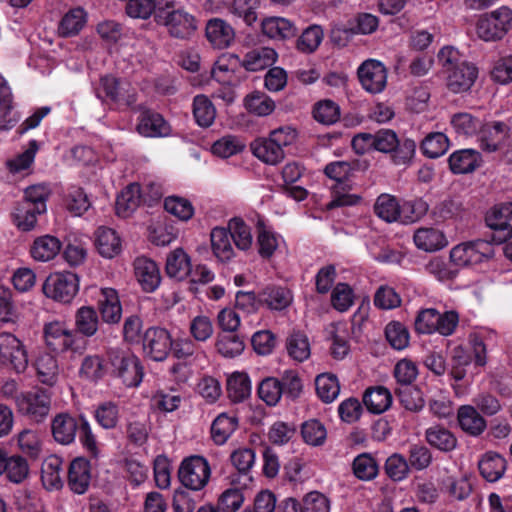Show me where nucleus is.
Wrapping results in <instances>:
<instances>
[{
    "mask_svg": "<svg viewBox=\"0 0 512 512\" xmlns=\"http://www.w3.org/2000/svg\"><path fill=\"white\" fill-rule=\"evenodd\" d=\"M494 256L491 242L477 239L454 246L449 253L451 262L458 269L471 267L490 260Z\"/></svg>",
    "mask_w": 512,
    "mask_h": 512,
    "instance_id": "4",
    "label": "nucleus"
},
{
    "mask_svg": "<svg viewBox=\"0 0 512 512\" xmlns=\"http://www.w3.org/2000/svg\"><path fill=\"white\" fill-rule=\"evenodd\" d=\"M428 274L434 276L440 282L453 281L459 274V269L451 260L446 261L441 257L432 258L425 266Z\"/></svg>",
    "mask_w": 512,
    "mask_h": 512,
    "instance_id": "45",
    "label": "nucleus"
},
{
    "mask_svg": "<svg viewBox=\"0 0 512 512\" xmlns=\"http://www.w3.org/2000/svg\"><path fill=\"white\" fill-rule=\"evenodd\" d=\"M413 239L419 249L428 252L440 250L447 245L445 235L435 228H420L414 233Z\"/></svg>",
    "mask_w": 512,
    "mask_h": 512,
    "instance_id": "34",
    "label": "nucleus"
},
{
    "mask_svg": "<svg viewBox=\"0 0 512 512\" xmlns=\"http://www.w3.org/2000/svg\"><path fill=\"white\" fill-rule=\"evenodd\" d=\"M62 464V459L56 455H50L42 462L41 482L46 490L54 491L62 488Z\"/></svg>",
    "mask_w": 512,
    "mask_h": 512,
    "instance_id": "25",
    "label": "nucleus"
},
{
    "mask_svg": "<svg viewBox=\"0 0 512 512\" xmlns=\"http://www.w3.org/2000/svg\"><path fill=\"white\" fill-rule=\"evenodd\" d=\"M99 326V318L96 310L91 306L80 307L75 314L76 332L85 337L96 334Z\"/></svg>",
    "mask_w": 512,
    "mask_h": 512,
    "instance_id": "39",
    "label": "nucleus"
},
{
    "mask_svg": "<svg viewBox=\"0 0 512 512\" xmlns=\"http://www.w3.org/2000/svg\"><path fill=\"white\" fill-rule=\"evenodd\" d=\"M512 29V10L501 6L482 15L476 24L477 36L485 42L502 40Z\"/></svg>",
    "mask_w": 512,
    "mask_h": 512,
    "instance_id": "1",
    "label": "nucleus"
},
{
    "mask_svg": "<svg viewBox=\"0 0 512 512\" xmlns=\"http://www.w3.org/2000/svg\"><path fill=\"white\" fill-rule=\"evenodd\" d=\"M363 403L369 412L381 414L390 408L392 395L384 386L369 387L364 392Z\"/></svg>",
    "mask_w": 512,
    "mask_h": 512,
    "instance_id": "29",
    "label": "nucleus"
},
{
    "mask_svg": "<svg viewBox=\"0 0 512 512\" xmlns=\"http://www.w3.org/2000/svg\"><path fill=\"white\" fill-rule=\"evenodd\" d=\"M460 428L471 436L481 435L486 427V420L479 414L476 407L471 405L460 406L457 412Z\"/></svg>",
    "mask_w": 512,
    "mask_h": 512,
    "instance_id": "26",
    "label": "nucleus"
},
{
    "mask_svg": "<svg viewBox=\"0 0 512 512\" xmlns=\"http://www.w3.org/2000/svg\"><path fill=\"white\" fill-rule=\"evenodd\" d=\"M137 130L145 137H163L169 135L170 126L159 113L146 110L139 117Z\"/></svg>",
    "mask_w": 512,
    "mask_h": 512,
    "instance_id": "24",
    "label": "nucleus"
},
{
    "mask_svg": "<svg viewBox=\"0 0 512 512\" xmlns=\"http://www.w3.org/2000/svg\"><path fill=\"white\" fill-rule=\"evenodd\" d=\"M420 148L425 156L435 159L447 152L449 139L441 132H433L422 140Z\"/></svg>",
    "mask_w": 512,
    "mask_h": 512,
    "instance_id": "50",
    "label": "nucleus"
},
{
    "mask_svg": "<svg viewBox=\"0 0 512 512\" xmlns=\"http://www.w3.org/2000/svg\"><path fill=\"white\" fill-rule=\"evenodd\" d=\"M43 334L46 346L56 353L66 351L81 353L85 348L84 340L75 331L70 330L63 321L54 320L46 323Z\"/></svg>",
    "mask_w": 512,
    "mask_h": 512,
    "instance_id": "2",
    "label": "nucleus"
},
{
    "mask_svg": "<svg viewBox=\"0 0 512 512\" xmlns=\"http://www.w3.org/2000/svg\"><path fill=\"white\" fill-rule=\"evenodd\" d=\"M241 63L240 58L232 53H225L218 57L212 69V77L224 86H231L235 79V72Z\"/></svg>",
    "mask_w": 512,
    "mask_h": 512,
    "instance_id": "23",
    "label": "nucleus"
},
{
    "mask_svg": "<svg viewBox=\"0 0 512 512\" xmlns=\"http://www.w3.org/2000/svg\"><path fill=\"white\" fill-rule=\"evenodd\" d=\"M100 85L105 96L115 103L130 106L136 102L135 91L126 81L107 75L101 78Z\"/></svg>",
    "mask_w": 512,
    "mask_h": 512,
    "instance_id": "17",
    "label": "nucleus"
},
{
    "mask_svg": "<svg viewBox=\"0 0 512 512\" xmlns=\"http://www.w3.org/2000/svg\"><path fill=\"white\" fill-rule=\"evenodd\" d=\"M4 473L12 483L19 484L23 482L29 474L27 460L20 455L8 456Z\"/></svg>",
    "mask_w": 512,
    "mask_h": 512,
    "instance_id": "58",
    "label": "nucleus"
},
{
    "mask_svg": "<svg viewBox=\"0 0 512 512\" xmlns=\"http://www.w3.org/2000/svg\"><path fill=\"white\" fill-rule=\"evenodd\" d=\"M35 367L39 380L46 385H53L58 377L59 368L56 358L48 353L41 354L36 362Z\"/></svg>",
    "mask_w": 512,
    "mask_h": 512,
    "instance_id": "52",
    "label": "nucleus"
},
{
    "mask_svg": "<svg viewBox=\"0 0 512 512\" xmlns=\"http://www.w3.org/2000/svg\"><path fill=\"white\" fill-rule=\"evenodd\" d=\"M425 437L431 446L443 452H450L457 446L455 435L450 430L439 425L428 428Z\"/></svg>",
    "mask_w": 512,
    "mask_h": 512,
    "instance_id": "37",
    "label": "nucleus"
},
{
    "mask_svg": "<svg viewBox=\"0 0 512 512\" xmlns=\"http://www.w3.org/2000/svg\"><path fill=\"white\" fill-rule=\"evenodd\" d=\"M87 14L84 9L77 7L69 10L61 19L58 32L61 36L77 35L85 26Z\"/></svg>",
    "mask_w": 512,
    "mask_h": 512,
    "instance_id": "38",
    "label": "nucleus"
},
{
    "mask_svg": "<svg viewBox=\"0 0 512 512\" xmlns=\"http://www.w3.org/2000/svg\"><path fill=\"white\" fill-rule=\"evenodd\" d=\"M480 128L478 138L480 148L489 153L497 151L506 137V125L502 122H494Z\"/></svg>",
    "mask_w": 512,
    "mask_h": 512,
    "instance_id": "28",
    "label": "nucleus"
},
{
    "mask_svg": "<svg viewBox=\"0 0 512 512\" xmlns=\"http://www.w3.org/2000/svg\"><path fill=\"white\" fill-rule=\"evenodd\" d=\"M374 213L388 223L398 221L401 214L400 203L395 196L381 194L374 204Z\"/></svg>",
    "mask_w": 512,
    "mask_h": 512,
    "instance_id": "43",
    "label": "nucleus"
},
{
    "mask_svg": "<svg viewBox=\"0 0 512 512\" xmlns=\"http://www.w3.org/2000/svg\"><path fill=\"white\" fill-rule=\"evenodd\" d=\"M244 106L249 113L263 117L270 115L275 109L274 101L260 91H254L244 98Z\"/></svg>",
    "mask_w": 512,
    "mask_h": 512,
    "instance_id": "47",
    "label": "nucleus"
},
{
    "mask_svg": "<svg viewBox=\"0 0 512 512\" xmlns=\"http://www.w3.org/2000/svg\"><path fill=\"white\" fill-rule=\"evenodd\" d=\"M227 393L231 401L239 403L251 394V381L248 374L234 372L227 379Z\"/></svg>",
    "mask_w": 512,
    "mask_h": 512,
    "instance_id": "35",
    "label": "nucleus"
},
{
    "mask_svg": "<svg viewBox=\"0 0 512 512\" xmlns=\"http://www.w3.org/2000/svg\"><path fill=\"white\" fill-rule=\"evenodd\" d=\"M245 148L244 142L236 136L226 135L212 145V153L221 158H229Z\"/></svg>",
    "mask_w": 512,
    "mask_h": 512,
    "instance_id": "60",
    "label": "nucleus"
},
{
    "mask_svg": "<svg viewBox=\"0 0 512 512\" xmlns=\"http://www.w3.org/2000/svg\"><path fill=\"white\" fill-rule=\"evenodd\" d=\"M165 210L179 219L180 221L187 222L194 216L195 208L192 202L178 195H171L164 200Z\"/></svg>",
    "mask_w": 512,
    "mask_h": 512,
    "instance_id": "46",
    "label": "nucleus"
},
{
    "mask_svg": "<svg viewBox=\"0 0 512 512\" xmlns=\"http://www.w3.org/2000/svg\"><path fill=\"white\" fill-rule=\"evenodd\" d=\"M441 490L450 498L463 501L472 492V485L466 476H447L441 481Z\"/></svg>",
    "mask_w": 512,
    "mask_h": 512,
    "instance_id": "40",
    "label": "nucleus"
},
{
    "mask_svg": "<svg viewBox=\"0 0 512 512\" xmlns=\"http://www.w3.org/2000/svg\"><path fill=\"white\" fill-rule=\"evenodd\" d=\"M193 115L201 127H210L216 117V109L211 100L205 95H197L193 100Z\"/></svg>",
    "mask_w": 512,
    "mask_h": 512,
    "instance_id": "48",
    "label": "nucleus"
},
{
    "mask_svg": "<svg viewBox=\"0 0 512 512\" xmlns=\"http://www.w3.org/2000/svg\"><path fill=\"white\" fill-rule=\"evenodd\" d=\"M313 116L319 123L325 125L334 124L340 117V108L332 100H321L315 104Z\"/></svg>",
    "mask_w": 512,
    "mask_h": 512,
    "instance_id": "63",
    "label": "nucleus"
},
{
    "mask_svg": "<svg viewBox=\"0 0 512 512\" xmlns=\"http://www.w3.org/2000/svg\"><path fill=\"white\" fill-rule=\"evenodd\" d=\"M481 476L488 482L501 479L507 469L505 458L496 452H486L478 463Z\"/></svg>",
    "mask_w": 512,
    "mask_h": 512,
    "instance_id": "27",
    "label": "nucleus"
},
{
    "mask_svg": "<svg viewBox=\"0 0 512 512\" xmlns=\"http://www.w3.org/2000/svg\"><path fill=\"white\" fill-rule=\"evenodd\" d=\"M227 231L238 249L247 250L251 247L253 242L251 229L241 218H232L228 222Z\"/></svg>",
    "mask_w": 512,
    "mask_h": 512,
    "instance_id": "51",
    "label": "nucleus"
},
{
    "mask_svg": "<svg viewBox=\"0 0 512 512\" xmlns=\"http://www.w3.org/2000/svg\"><path fill=\"white\" fill-rule=\"evenodd\" d=\"M385 336L389 344L396 350H403L409 345V331L401 322L388 323L385 328Z\"/></svg>",
    "mask_w": 512,
    "mask_h": 512,
    "instance_id": "61",
    "label": "nucleus"
},
{
    "mask_svg": "<svg viewBox=\"0 0 512 512\" xmlns=\"http://www.w3.org/2000/svg\"><path fill=\"white\" fill-rule=\"evenodd\" d=\"M362 87L371 94L382 92L387 85V69L375 59L364 61L357 70Z\"/></svg>",
    "mask_w": 512,
    "mask_h": 512,
    "instance_id": "12",
    "label": "nucleus"
},
{
    "mask_svg": "<svg viewBox=\"0 0 512 512\" xmlns=\"http://www.w3.org/2000/svg\"><path fill=\"white\" fill-rule=\"evenodd\" d=\"M108 361L113 373L119 377L127 387H137L143 378V369L139 359L128 349L111 348Z\"/></svg>",
    "mask_w": 512,
    "mask_h": 512,
    "instance_id": "3",
    "label": "nucleus"
},
{
    "mask_svg": "<svg viewBox=\"0 0 512 512\" xmlns=\"http://www.w3.org/2000/svg\"><path fill=\"white\" fill-rule=\"evenodd\" d=\"M189 333L196 342L208 341L214 333L211 318L204 314L193 317L189 323Z\"/></svg>",
    "mask_w": 512,
    "mask_h": 512,
    "instance_id": "57",
    "label": "nucleus"
},
{
    "mask_svg": "<svg viewBox=\"0 0 512 512\" xmlns=\"http://www.w3.org/2000/svg\"><path fill=\"white\" fill-rule=\"evenodd\" d=\"M79 291V277L69 271L51 273L42 285L43 294L59 303H70Z\"/></svg>",
    "mask_w": 512,
    "mask_h": 512,
    "instance_id": "6",
    "label": "nucleus"
},
{
    "mask_svg": "<svg viewBox=\"0 0 512 512\" xmlns=\"http://www.w3.org/2000/svg\"><path fill=\"white\" fill-rule=\"evenodd\" d=\"M170 8V2H166L165 8L157 9V22L164 25L172 37L179 39L191 37L197 30L195 17L183 9L170 10Z\"/></svg>",
    "mask_w": 512,
    "mask_h": 512,
    "instance_id": "5",
    "label": "nucleus"
},
{
    "mask_svg": "<svg viewBox=\"0 0 512 512\" xmlns=\"http://www.w3.org/2000/svg\"><path fill=\"white\" fill-rule=\"evenodd\" d=\"M17 446L26 456L37 459L43 450V435L36 429H24L17 435Z\"/></svg>",
    "mask_w": 512,
    "mask_h": 512,
    "instance_id": "33",
    "label": "nucleus"
},
{
    "mask_svg": "<svg viewBox=\"0 0 512 512\" xmlns=\"http://www.w3.org/2000/svg\"><path fill=\"white\" fill-rule=\"evenodd\" d=\"M316 392L319 398L325 403L333 402L339 395L340 385L333 374H321L315 379Z\"/></svg>",
    "mask_w": 512,
    "mask_h": 512,
    "instance_id": "53",
    "label": "nucleus"
},
{
    "mask_svg": "<svg viewBox=\"0 0 512 512\" xmlns=\"http://www.w3.org/2000/svg\"><path fill=\"white\" fill-rule=\"evenodd\" d=\"M256 453L252 448L239 447L230 455L233 467L243 475H247L255 464Z\"/></svg>",
    "mask_w": 512,
    "mask_h": 512,
    "instance_id": "64",
    "label": "nucleus"
},
{
    "mask_svg": "<svg viewBox=\"0 0 512 512\" xmlns=\"http://www.w3.org/2000/svg\"><path fill=\"white\" fill-rule=\"evenodd\" d=\"M512 202L495 205L486 214L487 226L493 231L491 242L502 244L512 237Z\"/></svg>",
    "mask_w": 512,
    "mask_h": 512,
    "instance_id": "11",
    "label": "nucleus"
},
{
    "mask_svg": "<svg viewBox=\"0 0 512 512\" xmlns=\"http://www.w3.org/2000/svg\"><path fill=\"white\" fill-rule=\"evenodd\" d=\"M301 435L307 444L320 446L326 440L327 431L319 420L311 419L301 425Z\"/></svg>",
    "mask_w": 512,
    "mask_h": 512,
    "instance_id": "62",
    "label": "nucleus"
},
{
    "mask_svg": "<svg viewBox=\"0 0 512 512\" xmlns=\"http://www.w3.org/2000/svg\"><path fill=\"white\" fill-rule=\"evenodd\" d=\"M13 94L7 80L0 75V129L7 130L14 125L12 116Z\"/></svg>",
    "mask_w": 512,
    "mask_h": 512,
    "instance_id": "41",
    "label": "nucleus"
},
{
    "mask_svg": "<svg viewBox=\"0 0 512 512\" xmlns=\"http://www.w3.org/2000/svg\"><path fill=\"white\" fill-rule=\"evenodd\" d=\"M276 58L277 53L274 49L256 47L245 54L241 64L246 70L256 72L271 66L276 61Z\"/></svg>",
    "mask_w": 512,
    "mask_h": 512,
    "instance_id": "30",
    "label": "nucleus"
},
{
    "mask_svg": "<svg viewBox=\"0 0 512 512\" xmlns=\"http://www.w3.org/2000/svg\"><path fill=\"white\" fill-rule=\"evenodd\" d=\"M51 428L54 439L60 444L67 445L74 441L78 424L75 418L62 413L55 416Z\"/></svg>",
    "mask_w": 512,
    "mask_h": 512,
    "instance_id": "32",
    "label": "nucleus"
},
{
    "mask_svg": "<svg viewBox=\"0 0 512 512\" xmlns=\"http://www.w3.org/2000/svg\"><path fill=\"white\" fill-rule=\"evenodd\" d=\"M172 340L164 328L151 327L143 337V349L147 356L155 361H163L171 351Z\"/></svg>",
    "mask_w": 512,
    "mask_h": 512,
    "instance_id": "13",
    "label": "nucleus"
},
{
    "mask_svg": "<svg viewBox=\"0 0 512 512\" xmlns=\"http://www.w3.org/2000/svg\"><path fill=\"white\" fill-rule=\"evenodd\" d=\"M401 214L399 220L403 223H414L420 220L429 210V205L422 198L404 201L400 204Z\"/></svg>",
    "mask_w": 512,
    "mask_h": 512,
    "instance_id": "59",
    "label": "nucleus"
},
{
    "mask_svg": "<svg viewBox=\"0 0 512 512\" xmlns=\"http://www.w3.org/2000/svg\"><path fill=\"white\" fill-rule=\"evenodd\" d=\"M237 420L235 417L226 413L218 415L211 426V436L213 441L218 444H224L237 428Z\"/></svg>",
    "mask_w": 512,
    "mask_h": 512,
    "instance_id": "49",
    "label": "nucleus"
},
{
    "mask_svg": "<svg viewBox=\"0 0 512 512\" xmlns=\"http://www.w3.org/2000/svg\"><path fill=\"white\" fill-rule=\"evenodd\" d=\"M16 407L20 414L35 422H42L49 414L51 397L43 389L23 392L16 397Z\"/></svg>",
    "mask_w": 512,
    "mask_h": 512,
    "instance_id": "10",
    "label": "nucleus"
},
{
    "mask_svg": "<svg viewBox=\"0 0 512 512\" xmlns=\"http://www.w3.org/2000/svg\"><path fill=\"white\" fill-rule=\"evenodd\" d=\"M142 190L139 184L128 185L116 199V213L118 216L129 217L140 205Z\"/></svg>",
    "mask_w": 512,
    "mask_h": 512,
    "instance_id": "31",
    "label": "nucleus"
},
{
    "mask_svg": "<svg viewBox=\"0 0 512 512\" xmlns=\"http://www.w3.org/2000/svg\"><path fill=\"white\" fill-rule=\"evenodd\" d=\"M133 266L135 278L144 292L152 293L160 286L161 272L155 261L142 256L135 259Z\"/></svg>",
    "mask_w": 512,
    "mask_h": 512,
    "instance_id": "15",
    "label": "nucleus"
},
{
    "mask_svg": "<svg viewBox=\"0 0 512 512\" xmlns=\"http://www.w3.org/2000/svg\"><path fill=\"white\" fill-rule=\"evenodd\" d=\"M290 506L292 512H330V501L317 491L308 493L302 504L290 498Z\"/></svg>",
    "mask_w": 512,
    "mask_h": 512,
    "instance_id": "42",
    "label": "nucleus"
},
{
    "mask_svg": "<svg viewBox=\"0 0 512 512\" xmlns=\"http://www.w3.org/2000/svg\"><path fill=\"white\" fill-rule=\"evenodd\" d=\"M215 346L218 353L225 358H234L245 348L243 339L233 332L219 334Z\"/></svg>",
    "mask_w": 512,
    "mask_h": 512,
    "instance_id": "54",
    "label": "nucleus"
},
{
    "mask_svg": "<svg viewBox=\"0 0 512 512\" xmlns=\"http://www.w3.org/2000/svg\"><path fill=\"white\" fill-rule=\"evenodd\" d=\"M62 250V242L56 236L45 234L36 237L29 249L31 258L40 263L53 261Z\"/></svg>",
    "mask_w": 512,
    "mask_h": 512,
    "instance_id": "18",
    "label": "nucleus"
},
{
    "mask_svg": "<svg viewBox=\"0 0 512 512\" xmlns=\"http://www.w3.org/2000/svg\"><path fill=\"white\" fill-rule=\"evenodd\" d=\"M395 394L398 396L400 403L406 410L417 412L425 405L423 393L416 386L406 385L399 387L395 390Z\"/></svg>",
    "mask_w": 512,
    "mask_h": 512,
    "instance_id": "55",
    "label": "nucleus"
},
{
    "mask_svg": "<svg viewBox=\"0 0 512 512\" xmlns=\"http://www.w3.org/2000/svg\"><path fill=\"white\" fill-rule=\"evenodd\" d=\"M235 30L226 20L215 17L207 21L205 37L214 49H226L235 41Z\"/></svg>",
    "mask_w": 512,
    "mask_h": 512,
    "instance_id": "14",
    "label": "nucleus"
},
{
    "mask_svg": "<svg viewBox=\"0 0 512 512\" xmlns=\"http://www.w3.org/2000/svg\"><path fill=\"white\" fill-rule=\"evenodd\" d=\"M482 162L481 155L474 149L454 151L448 158L449 169L453 174H468L474 172Z\"/></svg>",
    "mask_w": 512,
    "mask_h": 512,
    "instance_id": "21",
    "label": "nucleus"
},
{
    "mask_svg": "<svg viewBox=\"0 0 512 512\" xmlns=\"http://www.w3.org/2000/svg\"><path fill=\"white\" fill-rule=\"evenodd\" d=\"M287 145L288 131L285 128H278L270 133L269 138L255 140L251 149L259 160L275 165L284 159Z\"/></svg>",
    "mask_w": 512,
    "mask_h": 512,
    "instance_id": "8",
    "label": "nucleus"
},
{
    "mask_svg": "<svg viewBox=\"0 0 512 512\" xmlns=\"http://www.w3.org/2000/svg\"><path fill=\"white\" fill-rule=\"evenodd\" d=\"M43 213L44 212H36L35 207L20 202L13 213V222L21 231H31L37 224L38 215Z\"/></svg>",
    "mask_w": 512,
    "mask_h": 512,
    "instance_id": "56",
    "label": "nucleus"
},
{
    "mask_svg": "<svg viewBox=\"0 0 512 512\" xmlns=\"http://www.w3.org/2000/svg\"><path fill=\"white\" fill-rule=\"evenodd\" d=\"M27 366L28 352L24 343L12 333H0V367L20 374Z\"/></svg>",
    "mask_w": 512,
    "mask_h": 512,
    "instance_id": "7",
    "label": "nucleus"
},
{
    "mask_svg": "<svg viewBox=\"0 0 512 512\" xmlns=\"http://www.w3.org/2000/svg\"><path fill=\"white\" fill-rule=\"evenodd\" d=\"M178 477L184 487L193 491H200L210 480L211 468L204 457L191 456L181 462Z\"/></svg>",
    "mask_w": 512,
    "mask_h": 512,
    "instance_id": "9",
    "label": "nucleus"
},
{
    "mask_svg": "<svg viewBox=\"0 0 512 512\" xmlns=\"http://www.w3.org/2000/svg\"><path fill=\"white\" fill-rule=\"evenodd\" d=\"M190 268V258L184 250L178 248L168 255L166 272L170 277L181 280L190 273Z\"/></svg>",
    "mask_w": 512,
    "mask_h": 512,
    "instance_id": "44",
    "label": "nucleus"
},
{
    "mask_svg": "<svg viewBox=\"0 0 512 512\" xmlns=\"http://www.w3.org/2000/svg\"><path fill=\"white\" fill-rule=\"evenodd\" d=\"M95 246L99 254L111 259L122 250V242L118 233L109 227L101 226L95 231Z\"/></svg>",
    "mask_w": 512,
    "mask_h": 512,
    "instance_id": "22",
    "label": "nucleus"
},
{
    "mask_svg": "<svg viewBox=\"0 0 512 512\" xmlns=\"http://www.w3.org/2000/svg\"><path fill=\"white\" fill-rule=\"evenodd\" d=\"M68 486L76 494H84L91 481V465L82 457L75 458L68 467Z\"/></svg>",
    "mask_w": 512,
    "mask_h": 512,
    "instance_id": "19",
    "label": "nucleus"
},
{
    "mask_svg": "<svg viewBox=\"0 0 512 512\" xmlns=\"http://www.w3.org/2000/svg\"><path fill=\"white\" fill-rule=\"evenodd\" d=\"M98 310L102 320L109 324L118 323L122 316V306L118 293L113 288H102L98 297Z\"/></svg>",
    "mask_w": 512,
    "mask_h": 512,
    "instance_id": "20",
    "label": "nucleus"
},
{
    "mask_svg": "<svg viewBox=\"0 0 512 512\" xmlns=\"http://www.w3.org/2000/svg\"><path fill=\"white\" fill-rule=\"evenodd\" d=\"M478 77L475 64L466 61L462 65L446 73V84L453 93H463L474 85Z\"/></svg>",
    "mask_w": 512,
    "mask_h": 512,
    "instance_id": "16",
    "label": "nucleus"
},
{
    "mask_svg": "<svg viewBox=\"0 0 512 512\" xmlns=\"http://www.w3.org/2000/svg\"><path fill=\"white\" fill-rule=\"evenodd\" d=\"M226 228L215 227L211 231V246L215 257L222 261H229L234 256V249Z\"/></svg>",
    "mask_w": 512,
    "mask_h": 512,
    "instance_id": "36",
    "label": "nucleus"
}]
</instances>
